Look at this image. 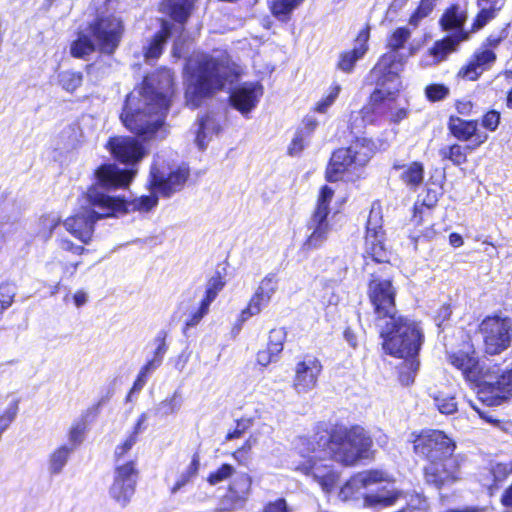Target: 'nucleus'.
I'll use <instances>...</instances> for the list:
<instances>
[{"mask_svg":"<svg viewBox=\"0 0 512 512\" xmlns=\"http://www.w3.org/2000/svg\"><path fill=\"white\" fill-rule=\"evenodd\" d=\"M88 31L95 42L97 51L112 55L122 40L124 24L115 15H103L89 25Z\"/></svg>","mask_w":512,"mask_h":512,"instance_id":"nucleus-10","label":"nucleus"},{"mask_svg":"<svg viewBox=\"0 0 512 512\" xmlns=\"http://www.w3.org/2000/svg\"><path fill=\"white\" fill-rule=\"evenodd\" d=\"M369 39L368 30H361L356 39L355 47L350 51L342 52L339 55L337 68L343 72L349 73L359 59H361L367 51V41Z\"/></svg>","mask_w":512,"mask_h":512,"instance_id":"nucleus-28","label":"nucleus"},{"mask_svg":"<svg viewBox=\"0 0 512 512\" xmlns=\"http://www.w3.org/2000/svg\"><path fill=\"white\" fill-rule=\"evenodd\" d=\"M417 367H418V363H415V361H411L408 371L400 372L399 380L403 385L408 386L414 382V375H415V371H416Z\"/></svg>","mask_w":512,"mask_h":512,"instance_id":"nucleus-61","label":"nucleus"},{"mask_svg":"<svg viewBox=\"0 0 512 512\" xmlns=\"http://www.w3.org/2000/svg\"><path fill=\"white\" fill-rule=\"evenodd\" d=\"M157 362H147L140 370L137 379L135 380L130 393L140 391L147 381V375L155 370Z\"/></svg>","mask_w":512,"mask_h":512,"instance_id":"nucleus-53","label":"nucleus"},{"mask_svg":"<svg viewBox=\"0 0 512 512\" xmlns=\"http://www.w3.org/2000/svg\"><path fill=\"white\" fill-rule=\"evenodd\" d=\"M278 277L275 273H268L259 283L253 296L245 309L239 316L240 324H243L250 317L258 315L265 307L268 306L272 297L278 289Z\"/></svg>","mask_w":512,"mask_h":512,"instance_id":"nucleus-18","label":"nucleus"},{"mask_svg":"<svg viewBox=\"0 0 512 512\" xmlns=\"http://www.w3.org/2000/svg\"><path fill=\"white\" fill-rule=\"evenodd\" d=\"M74 451V447L69 445H61L55 449L49 456L48 470L52 475H58L66 466L70 455Z\"/></svg>","mask_w":512,"mask_h":512,"instance_id":"nucleus-35","label":"nucleus"},{"mask_svg":"<svg viewBox=\"0 0 512 512\" xmlns=\"http://www.w3.org/2000/svg\"><path fill=\"white\" fill-rule=\"evenodd\" d=\"M278 358L277 355H274L271 350L268 348L261 350L257 353V362L262 366H267L271 362L276 361Z\"/></svg>","mask_w":512,"mask_h":512,"instance_id":"nucleus-63","label":"nucleus"},{"mask_svg":"<svg viewBox=\"0 0 512 512\" xmlns=\"http://www.w3.org/2000/svg\"><path fill=\"white\" fill-rule=\"evenodd\" d=\"M438 0H421L420 5L409 19V23L417 26L419 22L427 17L433 10Z\"/></svg>","mask_w":512,"mask_h":512,"instance_id":"nucleus-48","label":"nucleus"},{"mask_svg":"<svg viewBox=\"0 0 512 512\" xmlns=\"http://www.w3.org/2000/svg\"><path fill=\"white\" fill-rule=\"evenodd\" d=\"M434 405L440 413L450 415L457 411V403L452 396L438 394L433 397Z\"/></svg>","mask_w":512,"mask_h":512,"instance_id":"nucleus-47","label":"nucleus"},{"mask_svg":"<svg viewBox=\"0 0 512 512\" xmlns=\"http://www.w3.org/2000/svg\"><path fill=\"white\" fill-rule=\"evenodd\" d=\"M172 26L170 22L162 20L161 30L154 35L147 46L143 47L147 61L155 60L162 54L164 44L171 35Z\"/></svg>","mask_w":512,"mask_h":512,"instance_id":"nucleus-30","label":"nucleus"},{"mask_svg":"<svg viewBox=\"0 0 512 512\" xmlns=\"http://www.w3.org/2000/svg\"><path fill=\"white\" fill-rule=\"evenodd\" d=\"M235 472V469L230 464H223L216 471L211 472L207 478L210 485H217L228 478H230Z\"/></svg>","mask_w":512,"mask_h":512,"instance_id":"nucleus-49","label":"nucleus"},{"mask_svg":"<svg viewBox=\"0 0 512 512\" xmlns=\"http://www.w3.org/2000/svg\"><path fill=\"white\" fill-rule=\"evenodd\" d=\"M174 78L170 69L162 68L146 76L125 100L121 120L125 127L143 139H151L163 126Z\"/></svg>","mask_w":512,"mask_h":512,"instance_id":"nucleus-2","label":"nucleus"},{"mask_svg":"<svg viewBox=\"0 0 512 512\" xmlns=\"http://www.w3.org/2000/svg\"><path fill=\"white\" fill-rule=\"evenodd\" d=\"M383 215L379 202H373L367 219L366 234H384L382 229Z\"/></svg>","mask_w":512,"mask_h":512,"instance_id":"nucleus-42","label":"nucleus"},{"mask_svg":"<svg viewBox=\"0 0 512 512\" xmlns=\"http://www.w3.org/2000/svg\"><path fill=\"white\" fill-rule=\"evenodd\" d=\"M252 479L246 473L237 475L229 485L228 492L224 496L223 508L215 512H226L241 509L246 504L251 492Z\"/></svg>","mask_w":512,"mask_h":512,"instance_id":"nucleus-22","label":"nucleus"},{"mask_svg":"<svg viewBox=\"0 0 512 512\" xmlns=\"http://www.w3.org/2000/svg\"><path fill=\"white\" fill-rule=\"evenodd\" d=\"M450 361L453 366L462 371V373L470 380L477 381L479 383V379L481 377L482 371L487 367L482 368L480 371V376L476 379L474 375V368L476 366V362L472 357L464 353L454 354L450 356Z\"/></svg>","mask_w":512,"mask_h":512,"instance_id":"nucleus-38","label":"nucleus"},{"mask_svg":"<svg viewBox=\"0 0 512 512\" xmlns=\"http://www.w3.org/2000/svg\"><path fill=\"white\" fill-rule=\"evenodd\" d=\"M470 148L473 149L472 146L462 147L458 144H453L440 149L439 154L443 159H448L454 165L459 166L467 161L466 149Z\"/></svg>","mask_w":512,"mask_h":512,"instance_id":"nucleus-43","label":"nucleus"},{"mask_svg":"<svg viewBox=\"0 0 512 512\" xmlns=\"http://www.w3.org/2000/svg\"><path fill=\"white\" fill-rule=\"evenodd\" d=\"M505 3L506 0H477L479 12L473 23V30L481 29L493 20L502 10Z\"/></svg>","mask_w":512,"mask_h":512,"instance_id":"nucleus-29","label":"nucleus"},{"mask_svg":"<svg viewBox=\"0 0 512 512\" xmlns=\"http://www.w3.org/2000/svg\"><path fill=\"white\" fill-rule=\"evenodd\" d=\"M383 481H386V475L381 471L371 470L358 473L341 487L339 497L343 501L358 498L364 495L363 489H368Z\"/></svg>","mask_w":512,"mask_h":512,"instance_id":"nucleus-24","label":"nucleus"},{"mask_svg":"<svg viewBox=\"0 0 512 512\" xmlns=\"http://www.w3.org/2000/svg\"><path fill=\"white\" fill-rule=\"evenodd\" d=\"M166 333L161 331L158 333V335L154 339V344L156 345L155 351H154V357L149 362H157L155 365V369L158 368L163 360V356L167 351V346L165 343Z\"/></svg>","mask_w":512,"mask_h":512,"instance_id":"nucleus-51","label":"nucleus"},{"mask_svg":"<svg viewBox=\"0 0 512 512\" xmlns=\"http://www.w3.org/2000/svg\"><path fill=\"white\" fill-rule=\"evenodd\" d=\"M333 195L334 191L330 187L323 186L321 188L316 209L307 224V229L310 231V234L303 244L304 249H317L327 240L330 232L327 216L330 212L329 204Z\"/></svg>","mask_w":512,"mask_h":512,"instance_id":"nucleus-11","label":"nucleus"},{"mask_svg":"<svg viewBox=\"0 0 512 512\" xmlns=\"http://www.w3.org/2000/svg\"><path fill=\"white\" fill-rule=\"evenodd\" d=\"M447 126L450 133L458 140L466 142L473 139L472 148L480 146L488 139L487 134L478 133L477 120H464L452 115L449 117Z\"/></svg>","mask_w":512,"mask_h":512,"instance_id":"nucleus-26","label":"nucleus"},{"mask_svg":"<svg viewBox=\"0 0 512 512\" xmlns=\"http://www.w3.org/2000/svg\"><path fill=\"white\" fill-rule=\"evenodd\" d=\"M302 2L303 0H273L271 10L277 18L285 20Z\"/></svg>","mask_w":512,"mask_h":512,"instance_id":"nucleus-44","label":"nucleus"},{"mask_svg":"<svg viewBox=\"0 0 512 512\" xmlns=\"http://www.w3.org/2000/svg\"><path fill=\"white\" fill-rule=\"evenodd\" d=\"M85 430L86 425L84 421H77L73 423L68 433L70 447H74L75 449L79 444L82 443L84 440Z\"/></svg>","mask_w":512,"mask_h":512,"instance_id":"nucleus-50","label":"nucleus"},{"mask_svg":"<svg viewBox=\"0 0 512 512\" xmlns=\"http://www.w3.org/2000/svg\"><path fill=\"white\" fill-rule=\"evenodd\" d=\"M84 75L81 71L63 70L57 74L58 85L66 92H75L83 83Z\"/></svg>","mask_w":512,"mask_h":512,"instance_id":"nucleus-37","label":"nucleus"},{"mask_svg":"<svg viewBox=\"0 0 512 512\" xmlns=\"http://www.w3.org/2000/svg\"><path fill=\"white\" fill-rule=\"evenodd\" d=\"M136 478L137 471L133 461L116 467L109 495L120 507L124 508L130 503L135 493Z\"/></svg>","mask_w":512,"mask_h":512,"instance_id":"nucleus-15","label":"nucleus"},{"mask_svg":"<svg viewBox=\"0 0 512 512\" xmlns=\"http://www.w3.org/2000/svg\"><path fill=\"white\" fill-rule=\"evenodd\" d=\"M107 146L115 158L126 164H134L145 155L143 147L132 137H112Z\"/></svg>","mask_w":512,"mask_h":512,"instance_id":"nucleus-25","label":"nucleus"},{"mask_svg":"<svg viewBox=\"0 0 512 512\" xmlns=\"http://www.w3.org/2000/svg\"><path fill=\"white\" fill-rule=\"evenodd\" d=\"M263 94V87L256 82H247L235 88L229 96L231 106L243 116L248 114L257 106Z\"/></svg>","mask_w":512,"mask_h":512,"instance_id":"nucleus-23","label":"nucleus"},{"mask_svg":"<svg viewBox=\"0 0 512 512\" xmlns=\"http://www.w3.org/2000/svg\"><path fill=\"white\" fill-rule=\"evenodd\" d=\"M461 478L459 463L456 458L441 459L428 463L424 467L426 484L440 490L448 488Z\"/></svg>","mask_w":512,"mask_h":512,"instance_id":"nucleus-16","label":"nucleus"},{"mask_svg":"<svg viewBox=\"0 0 512 512\" xmlns=\"http://www.w3.org/2000/svg\"><path fill=\"white\" fill-rule=\"evenodd\" d=\"M455 447L453 440L439 430L422 431L413 440L414 452L428 463L454 458Z\"/></svg>","mask_w":512,"mask_h":512,"instance_id":"nucleus-13","label":"nucleus"},{"mask_svg":"<svg viewBox=\"0 0 512 512\" xmlns=\"http://www.w3.org/2000/svg\"><path fill=\"white\" fill-rule=\"evenodd\" d=\"M479 400L497 406L512 396V369L501 371L497 365L488 366L479 379Z\"/></svg>","mask_w":512,"mask_h":512,"instance_id":"nucleus-8","label":"nucleus"},{"mask_svg":"<svg viewBox=\"0 0 512 512\" xmlns=\"http://www.w3.org/2000/svg\"><path fill=\"white\" fill-rule=\"evenodd\" d=\"M396 291L388 279L373 278L368 296L376 314L375 323L383 339L384 350L395 357L409 358L418 354L423 343L419 324L397 316Z\"/></svg>","mask_w":512,"mask_h":512,"instance_id":"nucleus-3","label":"nucleus"},{"mask_svg":"<svg viewBox=\"0 0 512 512\" xmlns=\"http://www.w3.org/2000/svg\"><path fill=\"white\" fill-rule=\"evenodd\" d=\"M322 371V364L312 356L305 357L295 366V376L293 387L297 394H306L312 391L318 382V377Z\"/></svg>","mask_w":512,"mask_h":512,"instance_id":"nucleus-20","label":"nucleus"},{"mask_svg":"<svg viewBox=\"0 0 512 512\" xmlns=\"http://www.w3.org/2000/svg\"><path fill=\"white\" fill-rule=\"evenodd\" d=\"M340 90V85H333L330 88L329 94L317 103L315 110L320 113H325L338 97Z\"/></svg>","mask_w":512,"mask_h":512,"instance_id":"nucleus-54","label":"nucleus"},{"mask_svg":"<svg viewBox=\"0 0 512 512\" xmlns=\"http://www.w3.org/2000/svg\"><path fill=\"white\" fill-rule=\"evenodd\" d=\"M425 94L430 101H440L448 96L449 88L443 84H431L426 87Z\"/></svg>","mask_w":512,"mask_h":512,"instance_id":"nucleus-52","label":"nucleus"},{"mask_svg":"<svg viewBox=\"0 0 512 512\" xmlns=\"http://www.w3.org/2000/svg\"><path fill=\"white\" fill-rule=\"evenodd\" d=\"M209 307H210L209 305H207L206 303L201 301L199 308L195 312H193L189 316V318L186 320L185 328H184L185 333H186L187 329H189L191 327H195L196 325H198L200 323V321L203 319V317L208 314Z\"/></svg>","mask_w":512,"mask_h":512,"instance_id":"nucleus-55","label":"nucleus"},{"mask_svg":"<svg viewBox=\"0 0 512 512\" xmlns=\"http://www.w3.org/2000/svg\"><path fill=\"white\" fill-rule=\"evenodd\" d=\"M307 144V135L304 131H299L295 134V137L292 139L291 144L288 148V152L291 156L298 155Z\"/></svg>","mask_w":512,"mask_h":512,"instance_id":"nucleus-56","label":"nucleus"},{"mask_svg":"<svg viewBox=\"0 0 512 512\" xmlns=\"http://www.w3.org/2000/svg\"><path fill=\"white\" fill-rule=\"evenodd\" d=\"M372 74L377 77V85L380 88L376 89L370 97V107H365L359 112H353L350 115V125L352 129H360L364 126L365 118L370 112L381 111L382 105L385 108L391 109L393 105V90H398L399 87V79L398 76L396 80L389 78L387 75L385 76L383 73Z\"/></svg>","mask_w":512,"mask_h":512,"instance_id":"nucleus-14","label":"nucleus"},{"mask_svg":"<svg viewBox=\"0 0 512 512\" xmlns=\"http://www.w3.org/2000/svg\"><path fill=\"white\" fill-rule=\"evenodd\" d=\"M293 446L298 455L306 456L319 449L330 460L343 466H353L367 456L372 439L366 430L358 425H337L328 430L325 424H318L313 435L297 437Z\"/></svg>","mask_w":512,"mask_h":512,"instance_id":"nucleus-4","label":"nucleus"},{"mask_svg":"<svg viewBox=\"0 0 512 512\" xmlns=\"http://www.w3.org/2000/svg\"><path fill=\"white\" fill-rule=\"evenodd\" d=\"M374 143L367 138H360L347 148L336 150L330 159L326 178L330 182L342 179L344 173H354L368 163L375 152Z\"/></svg>","mask_w":512,"mask_h":512,"instance_id":"nucleus-6","label":"nucleus"},{"mask_svg":"<svg viewBox=\"0 0 512 512\" xmlns=\"http://www.w3.org/2000/svg\"><path fill=\"white\" fill-rule=\"evenodd\" d=\"M15 297V288L13 285L3 283L0 285V301L11 306Z\"/></svg>","mask_w":512,"mask_h":512,"instance_id":"nucleus-59","label":"nucleus"},{"mask_svg":"<svg viewBox=\"0 0 512 512\" xmlns=\"http://www.w3.org/2000/svg\"><path fill=\"white\" fill-rule=\"evenodd\" d=\"M221 127L219 122L210 115L200 119L196 132V143L200 149H204L207 142L215 134H218Z\"/></svg>","mask_w":512,"mask_h":512,"instance_id":"nucleus-33","label":"nucleus"},{"mask_svg":"<svg viewBox=\"0 0 512 512\" xmlns=\"http://www.w3.org/2000/svg\"><path fill=\"white\" fill-rule=\"evenodd\" d=\"M499 123L500 113L496 110L488 111L482 119V126L489 131H495Z\"/></svg>","mask_w":512,"mask_h":512,"instance_id":"nucleus-57","label":"nucleus"},{"mask_svg":"<svg viewBox=\"0 0 512 512\" xmlns=\"http://www.w3.org/2000/svg\"><path fill=\"white\" fill-rule=\"evenodd\" d=\"M409 38L410 31L407 28L396 29L388 40V47L392 51L380 58L373 68V73H383L385 76L387 75L389 78L396 80L402 67V63L398 60L397 50L403 48Z\"/></svg>","mask_w":512,"mask_h":512,"instance_id":"nucleus-17","label":"nucleus"},{"mask_svg":"<svg viewBox=\"0 0 512 512\" xmlns=\"http://www.w3.org/2000/svg\"><path fill=\"white\" fill-rule=\"evenodd\" d=\"M182 406V398L178 391H175L170 397L160 401L154 408L155 416L160 418L176 414Z\"/></svg>","mask_w":512,"mask_h":512,"instance_id":"nucleus-39","label":"nucleus"},{"mask_svg":"<svg viewBox=\"0 0 512 512\" xmlns=\"http://www.w3.org/2000/svg\"><path fill=\"white\" fill-rule=\"evenodd\" d=\"M397 498V493L392 490L383 487L376 493L365 494L364 495V503L366 506L374 507V506H382L388 507L391 506Z\"/></svg>","mask_w":512,"mask_h":512,"instance_id":"nucleus-41","label":"nucleus"},{"mask_svg":"<svg viewBox=\"0 0 512 512\" xmlns=\"http://www.w3.org/2000/svg\"><path fill=\"white\" fill-rule=\"evenodd\" d=\"M59 247L64 251H68L76 255H81L86 251L83 246L75 245L71 240L66 238L59 240Z\"/></svg>","mask_w":512,"mask_h":512,"instance_id":"nucleus-62","label":"nucleus"},{"mask_svg":"<svg viewBox=\"0 0 512 512\" xmlns=\"http://www.w3.org/2000/svg\"><path fill=\"white\" fill-rule=\"evenodd\" d=\"M224 286L225 281L220 273L212 276L207 283L205 297L202 299V301L210 306L217 297L218 293L224 288Z\"/></svg>","mask_w":512,"mask_h":512,"instance_id":"nucleus-45","label":"nucleus"},{"mask_svg":"<svg viewBox=\"0 0 512 512\" xmlns=\"http://www.w3.org/2000/svg\"><path fill=\"white\" fill-rule=\"evenodd\" d=\"M302 460L294 463V470L310 477L316 482L323 492L330 493L339 480V473L334 466L329 464V458L324 456V452H311L306 456L299 455Z\"/></svg>","mask_w":512,"mask_h":512,"instance_id":"nucleus-9","label":"nucleus"},{"mask_svg":"<svg viewBox=\"0 0 512 512\" xmlns=\"http://www.w3.org/2000/svg\"><path fill=\"white\" fill-rule=\"evenodd\" d=\"M94 51H97V47L89 32H80L70 46V53L74 58L85 59Z\"/></svg>","mask_w":512,"mask_h":512,"instance_id":"nucleus-34","label":"nucleus"},{"mask_svg":"<svg viewBox=\"0 0 512 512\" xmlns=\"http://www.w3.org/2000/svg\"><path fill=\"white\" fill-rule=\"evenodd\" d=\"M479 331L487 354H500L511 345L512 320L509 317L487 316L481 322Z\"/></svg>","mask_w":512,"mask_h":512,"instance_id":"nucleus-12","label":"nucleus"},{"mask_svg":"<svg viewBox=\"0 0 512 512\" xmlns=\"http://www.w3.org/2000/svg\"><path fill=\"white\" fill-rule=\"evenodd\" d=\"M495 60L496 54L493 51H477L470 61L458 71L457 76L464 80H477L485 70L491 67Z\"/></svg>","mask_w":512,"mask_h":512,"instance_id":"nucleus-27","label":"nucleus"},{"mask_svg":"<svg viewBox=\"0 0 512 512\" xmlns=\"http://www.w3.org/2000/svg\"><path fill=\"white\" fill-rule=\"evenodd\" d=\"M135 171L121 170L115 164L101 165L95 172L97 182L82 197L78 213L67 218L63 225L66 230L83 243H88L98 219L123 215L130 211L147 212L157 205L154 196H141L130 202L110 196L106 189L129 184Z\"/></svg>","mask_w":512,"mask_h":512,"instance_id":"nucleus-1","label":"nucleus"},{"mask_svg":"<svg viewBox=\"0 0 512 512\" xmlns=\"http://www.w3.org/2000/svg\"><path fill=\"white\" fill-rule=\"evenodd\" d=\"M150 176L153 191V194L150 196H154L158 200V197L155 194L170 197L172 194L180 191L187 181L189 171L185 167H180L166 174L157 168L152 167Z\"/></svg>","mask_w":512,"mask_h":512,"instance_id":"nucleus-19","label":"nucleus"},{"mask_svg":"<svg viewBox=\"0 0 512 512\" xmlns=\"http://www.w3.org/2000/svg\"><path fill=\"white\" fill-rule=\"evenodd\" d=\"M466 19V10L459 5H452L444 12L440 24L444 31L452 32V34L435 42L432 47L431 55L437 62L444 60L449 53L455 51L461 41L468 38V33L463 30Z\"/></svg>","mask_w":512,"mask_h":512,"instance_id":"nucleus-7","label":"nucleus"},{"mask_svg":"<svg viewBox=\"0 0 512 512\" xmlns=\"http://www.w3.org/2000/svg\"><path fill=\"white\" fill-rule=\"evenodd\" d=\"M148 418H149L148 413H146V412L141 413L136 421L135 426L133 427V431L130 434L134 435L135 438H137L141 432L146 430V428H147L146 422H147Z\"/></svg>","mask_w":512,"mask_h":512,"instance_id":"nucleus-64","label":"nucleus"},{"mask_svg":"<svg viewBox=\"0 0 512 512\" xmlns=\"http://www.w3.org/2000/svg\"><path fill=\"white\" fill-rule=\"evenodd\" d=\"M286 339V331L284 328L272 329L269 332V341L267 348L272 351L274 355L279 356L283 350L284 341Z\"/></svg>","mask_w":512,"mask_h":512,"instance_id":"nucleus-46","label":"nucleus"},{"mask_svg":"<svg viewBox=\"0 0 512 512\" xmlns=\"http://www.w3.org/2000/svg\"><path fill=\"white\" fill-rule=\"evenodd\" d=\"M512 474V459H493L478 472V481L492 495L500 485Z\"/></svg>","mask_w":512,"mask_h":512,"instance_id":"nucleus-21","label":"nucleus"},{"mask_svg":"<svg viewBox=\"0 0 512 512\" xmlns=\"http://www.w3.org/2000/svg\"><path fill=\"white\" fill-rule=\"evenodd\" d=\"M137 442V438L134 435H129L123 443L118 445L115 449V456L117 459L123 457Z\"/></svg>","mask_w":512,"mask_h":512,"instance_id":"nucleus-60","label":"nucleus"},{"mask_svg":"<svg viewBox=\"0 0 512 512\" xmlns=\"http://www.w3.org/2000/svg\"><path fill=\"white\" fill-rule=\"evenodd\" d=\"M60 220V217L55 213L42 215L38 220L36 236L43 241L49 240Z\"/></svg>","mask_w":512,"mask_h":512,"instance_id":"nucleus-40","label":"nucleus"},{"mask_svg":"<svg viewBox=\"0 0 512 512\" xmlns=\"http://www.w3.org/2000/svg\"><path fill=\"white\" fill-rule=\"evenodd\" d=\"M365 255L377 263L389 262L390 252L384 243V234H366Z\"/></svg>","mask_w":512,"mask_h":512,"instance_id":"nucleus-31","label":"nucleus"},{"mask_svg":"<svg viewBox=\"0 0 512 512\" xmlns=\"http://www.w3.org/2000/svg\"><path fill=\"white\" fill-rule=\"evenodd\" d=\"M263 512H292L284 498L269 501L263 507Z\"/></svg>","mask_w":512,"mask_h":512,"instance_id":"nucleus-58","label":"nucleus"},{"mask_svg":"<svg viewBox=\"0 0 512 512\" xmlns=\"http://www.w3.org/2000/svg\"><path fill=\"white\" fill-rule=\"evenodd\" d=\"M189 75L185 92L187 105L197 108L201 101L233 83L236 75L223 60L203 53L193 54L186 62Z\"/></svg>","mask_w":512,"mask_h":512,"instance_id":"nucleus-5","label":"nucleus"},{"mask_svg":"<svg viewBox=\"0 0 512 512\" xmlns=\"http://www.w3.org/2000/svg\"><path fill=\"white\" fill-rule=\"evenodd\" d=\"M394 169H403L401 173L402 181L411 188L418 187L424 178V168L423 165L419 162H413L409 166H400L395 164Z\"/></svg>","mask_w":512,"mask_h":512,"instance_id":"nucleus-36","label":"nucleus"},{"mask_svg":"<svg viewBox=\"0 0 512 512\" xmlns=\"http://www.w3.org/2000/svg\"><path fill=\"white\" fill-rule=\"evenodd\" d=\"M195 0H163L162 11L183 25L189 18Z\"/></svg>","mask_w":512,"mask_h":512,"instance_id":"nucleus-32","label":"nucleus"}]
</instances>
